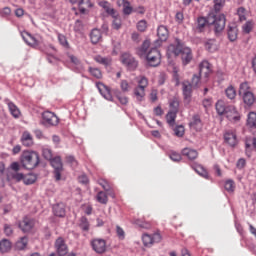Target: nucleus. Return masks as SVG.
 I'll return each mask as SVG.
<instances>
[{
	"label": "nucleus",
	"instance_id": "64",
	"mask_svg": "<svg viewBox=\"0 0 256 256\" xmlns=\"http://www.w3.org/2000/svg\"><path fill=\"white\" fill-rule=\"evenodd\" d=\"M83 29V22L81 20H76L75 25H74V31L76 33H79Z\"/></svg>",
	"mask_w": 256,
	"mask_h": 256
},
{
	"label": "nucleus",
	"instance_id": "48",
	"mask_svg": "<svg viewBox=\"0 0 256 256\" xmlns=\"http://www.w3.org/2000/svg\"><path fill=\"white\" fill-rule=\"evenodd\" d=\"M215 13H220L221 9L225 7V0H213Z\"/></svg>",
	"mask_w": 256,
	"mask_h": 256
},
{
	"label": "nucleus",
	"instance_id": "58",
	"mask_svg": "<svg viewBox=\"0 0 256 256\" xmlns=\"http://www.w3.org/2000/svg\"><path fill=\"white\" fill-rule=\"evenodd\" d=\"M245 7H239L237 9V15L239 17V21L243 22V21H247V16H245Z\"/></svg>",
	"mask_w": 256,
	"mask_h": 256
},
{
	"label": "nucleus",
	"instance_id": "46",
	"mask_svg": "<svg viewBox=\"0 0 256 256\" xmlns=\"http://www.w3.org/2000/svg\"><path fill=\"white\" fill-rule=\"evenodd\" d=\"M170 112L172 113H179V100L177 98H173L170 101Z\"/></svg>",
	"mask_w": 256,
	"mask_h": 256
},
{
	"label": "nucleus",
	"instance_id": "63",
	"mask_svg": "<svg viewBox=\"0 0 256 256\" xmlns=\"http://www.w3.org/2000/svg\"><path fill=\"white\" fill-rule=\"evenodd\" d=\"M170 159L172 161H175L176 163H179V161H181L182 157H181V154H179L177 152H172L170 154Z\"/></svg>",
	"mask_w": 256,
	"mask_h": 256
},
{
	"label": "nucleus",
	"instance_id": "40",
	"mask_svg": "<svg viewBox=\"0 0 256 256\" xmlns=\"http://www.w3.org/2000/svg\"><path fill=\"white\" fill-rule=\"evenodd\" d=\"M225 95L228 99L232 100L237 97V90H235V87L233 85H230L225 90Z\"/></svg>",
	"mask_w": 256,
	"mask_h": 256
},
{
	"label": "nucleus",
	"instance_id": "51",
	"mask_svg": "<svg viewBox=\"0 0 256 256\" xmlns=\"http://www.w3.org/2000/svg\"><path fill=\"white\" fill-rule=\"evenodd\" d=\"M224 189H226L228 193H233V191H235V181L231 179L226 180L224 184Z\"/></svg>",
	"mask_w": 256,
	"mask_h": 256
},
{
	"label": "nucleus",
	"instance_id": "61",
	"mask_svg": "<svg viewBox=\"0 0 256 256\" xmlns=\"http://www.w3.org/2000/svg\"><path fill=\"white\" fill-rule=\"evenodd\" d=\"M120 88L122 93H129V82H127V80H122L120 83Z\"/></svg>",
	"mask_w": 256,
	"mask_h": 256
},
{
	"label": "nucleus",
	"instance_id": "9",
	"mask_svg": "<svg viewBox=\"0 0 256 256\" xmlns=\"http://www.w3.org/2000/svg\"><path fill=\"white\" fill-rule=\"evenodd\" d=\"M90 245L98 255H103L107 251V241L103 238H94L90 241Z\"/></svg>",
	"mask_w": 256,
	"mask_h": 256
},
{
	"label": "nucleus",
	"instance_id": "10",
	"mask_svg": "<svg viewBox=\"0 0 256 256\" xmlns=\"http://www.w3.org/2000/svg\"><path fill=\"white\" fill-rule=\"evenodd\" d=\"M43 125H48L49 127H55V125H59V117L55 115V113L51 111H45L42 114Z\"/></svg>",
	"mask_w": 256,
	"mask_h": 256
},
{
	"label": "nucleus",
	"instance_id": "59",
	"mask_svg": "<svg viewBox=\"0 0 256 256\" xmlns=\"http://www.w3.org/2000/svg\"><path fill=\"white\" fill-rule=\"evenodd\" d=\"M137 29L140 33H145V31H147V20H140L137 23Z\"/></svg>",
	"mask_w": 256,
	"mask_h": 256
},
{
	"label": "nucleus",
	"instance_id": "56",
	"mask_svg": "<svg viewBox=\"0 0 256 256\" xmlns=\"http://www.w3.org/2000/svg\"><path fill=\"white\" fill-rule=\"evenodd\" d=\"M98 185L102 186V188L104 189V191H110L111 187H113V185H111L107 180L105 179H99L98 180Z\"/></svg>",
	"mask_w": 256,
	"mask_h": 256
},
{
	"label": "nucleus",
	"instance_id": "30",
	"mask_svg": "<svg viewBox=\"0 0 256 256\" xmlns=\"http://www.w3.org/2000/svg\"><path fill=\"white\" fill-rule=\"evenodd\" d=\"M53 213L55 217H65L66 212H65V205L64 204H56L53 206Z\"/></svg>",
	"mask_w": 256,
	"mask_h": 256
},
{
	"label": "nucleus",
	"instance_id": "54",
	"mask_svg": "<svg viewBox=\"0 0 256 256\" xmlns=\"http://www.w3.org/2000/svg\"><path fill=\"white\" fill-rule=\"evenodd\" d=\"M42 155L44 157V159H46V161H51L53 160V151H51V149L49 148H44L42 150Z\"/></svg>",
	"mask_w": 256,
	"mask_h": 256
},
{
	"label": "nucleus",
	"instance_id": "23",
	"mask_svg": "<svg viewBox=\"0 0 256 256\" xmlns=\"http://www.w3.org/2000/svg\"><path fill=\"white\" fill-rule=\"evenodd\" d=\"M224 141L227 143L230 147H236L238 141H237V135L233 132H226L224 134Z\"/></svg>",
	"mask_w": 256,
	"mask_h": 256
},
{
	"label": "nucleus",
	"instance_id": "62",
	"mask_svg": "<svg viewBox=\"0 0 256 256\" xmlns=\"http://www.w3.org/2000/svg\"><path fill=\"white\" fill-rule=\"evenodd\" d=\"M78 181L82 185H89V177H87V175L85 174H82L81 176H79Z\"/></svg>",
	"mask_w": 256,
	"mask_h": 256
},
{
	"label": "nucleus",
	"instance_id": "6",
	"mask_svg": "<svg viewBox=\"0 0 256 256\" xmlns=\"http://www.w3.org/2000/svg\"><path fill=\"white\" fill-rule=\"evenodd\" d=\"M145 57L149 67H159L161 65V52L159 49L151 48Z\"/></svg>",
	"mask_w": 256,
	"mask_h": 256
},
{
	"label": "nucleus",
	"instance_id": "33",
	"mask_svg": "<svg viewBox=\"0 0 256 256\" xmlns=\"http://www.w3.org/2000/svg\"><path fill=\"white\" fill-rule=\"evenodd\" d=\"M111 17L113 18L112 28L116 31H119V29L123 27V22L121 20V17L119 16V12H116V15Z\"/></svg>",
	"mask_w": 256,
	"mask_h": 256
},
{
	"label": "nucleus",
	"instance_id": "32",
	"mask_svg": "<svg viewBox=\"0 0 256 256\" xmlns=\"http://www.w3.org/2000/svg\"><path fill=\"white\" fill-rule=\"evenodd\" d=\"M96 201L101 205H107V203H109V197L107 196V192H98L96 195Z\"/></svg>",
	"mask_w": 256,
	"mask_h": 256
},
{
	"label": "nucleus",
	"instance_id": "25",
	"mask_svg": "<svg viewBox=\"0 0 256 256\" xmlns=\"http://www.w3.org/2000/svg\"><path fill=\"white\" fill-rule=\"evenodd\" d=\"M101 39H103L101 30H99L97 28L92 29L90 32V41H91L92 45H97V43H99V41H101Z\"/></svg>",
	"mask_w": 256,
	"mask_h": 256
},
{
	"label": "nucleus",
	"instance_id": "2",
	"mask_svg": "<svg viewBox=\"0 0 256 256\" xmlns=\"http://www.w3.org/2000/svg\"><path fill=\"white\" fill-rule=\"evenodd\" d=\"M167 55L179 57L181 55L182 65H189L193 61V51L185 46V42L179 38H175L174 42L167 48Z\"/></svg>",
	"mask_w": 256,
	"mask_h": 256
},
{
	"label": "nucleus",
	"instance_id": "31",
	"mask_svg": "<svg viewBox=\"0 0 256 256\" xmlns=\"http://www.w3.org/2000/svg\"><path fill=\"white\" fill-rule=\"evenodd\" d=\"M27 245H29V238L27 236L21 237L16 242V249L18 251H25V249H27Z\"/></svg>",
	"mask_w": 256,
	"mask_h": 256
},
{
	"label": "nucleus",
	"instance_id": "24",
	"mask_svg": "<svg viewBox=\"0 0 256 256\" xmlns=\"http://www.w3.org/2000/svg\"><path fill=\"white\" fill-rule=\"evenodd\" d=\"M191 167L198 175H200V177H203L204 179H210L209 172L202 165L192 164Z\"/></svg>",
	"mask_w": 256,
	"mask_h": 256
},
{
	"label": "nucleus",
	"instance_id": "39",
	"mask_svg": "<svg viewBox=\"0 0 256 256\" xmlns=\"http://www.w3.org/2000/svg\"><path fill=\"white\" fill-rule=\"evenodd\" d=\"M193 89H199L201 87V75L194 74L191 82H189Z\"/></svg>",
	"mask_w": 256,
	"mask_h": 256
},
{
	"label": "nucleus",
	"instance_id": "47",
	"mask_svg": "<svg viewBox=\"0 0 256 256\" xmlns=\"http://www.w3.org/2000/svg\"><path fill=\"white\" fill-rule=\"evenodd\" d=\"M80 229H82V231H89V220L87 219V217L83 216L80 218V224H79Z\"/></svg>",
	"mask_w": 256,
	"mask_h": 256
},
{
	"label": "nucleus",
	"instance_id": "13",
	"mask_svg": "<svg viewBox=\"0 0 256 256\" xmlns=\"http://www.w3.org/2000/svg\"><path fill=\"white\" fill-rule=\"evenodd\" d=\"M182 93H183L185 105H189L191 103V99L193 97V88L191 87L190 82L182 83Z\"/></svg>",
	"mask_w": 256,
	"mask_h": 256
},
{
	"label": "nucleus",
	"instance_id": "16",
	"mask_svg": "<svg viewBox=\"0 0 256 256\" xmlns=\"http://www.w3.org/2000/svg\"><path fill=\"white\" fill-rule=\"evenodd\" d=\"M241 96L245 105V109H252L253 105L256 103L255 94L253 92H246Z\"/></svg>",
	"mask_w": 256,
	"mask_h": 256
},
{
	"label": "nucleus",
	"instance_id": "36",
	"mask_svg": "<svg viewBox=\"0 0 256 256\" xmlns=\"http://www.w3.org/2000/svg\"><path fill=\"white\" fill-rule=\"evenodd\" d=\"M11 251V241L3 239L0 241V253H8Z\"/></svg>",
	"mask_w": 256,
	"mask_h": 256
},
{
	"label": "nucleus",
	"instance_id": "4",
	"mask_svg": "<svg viewBox=\"0 0 256 256\" xmlns=\"http://www.w3.org/2000/svg\"><path fill=\"white\" fill-rule=\"evenodd\" d=\"M20 163L24 169H37V167H39V163H41L39 153L29 150L23 151L20 156Z\"/></svg>",
	"mask_w": 256,
	"mask_h": 256
},
{
	"label": "nucleus",
	"instance_id": "44",
	"mask_svg": "<svg viewBox=\"0 0 256 256\" xmlns=\"http://www.w3.org/2000/svg\"><path fill=\"white\" fill-rule=\"evenodd\" d=\"M89 73L92 75V77H95V79H103V73L99 68H88Z\"/></svg>",
	"mask_w": 256,
	"mask_h": 256
},
{
	"label": "nucleus",
	"instance_id": "57",
	"mask_svg": "<svg viewBox=\"0 0 256 256\" xmlns=\"http://www.w3.org/2000/svg\"><path fill=\"white\" fill-rule=\"evenodd\" d=\"M83 5H86V7H93V4H91L90 0H80L79 1V9L80 13H85L86 9L83 7Z\"/></svg>",
	"mask_w": 256,
	"mask_h": 256
},
{
	"label": "nucleus",
	"instance_id": "29",
	"mask_svg": "<svg viewBox=\"0 0 256 256\" xmlns=\"http://www.w3.org/2000/svg\"><path fill=\"white\" fill-rule=\"evenodd\" d=\"M94 61H96V63H99L100 65H104V67H110L111 63L113 62L111 57H103L101 55L95 56Z\"/></svg>",
	"mask_w": 256,
	"mask_h": 256
},
{
	"label": "nucleus",
	"instance_id": "26",
	"mask_svg": "<svg viewBox=\"0 0 256 256\" xmlns=\"http://www.w3.org/2000/svg\"><path fill=\"white\" fill-rule=\"evenodd\" d=\"M182 155H184V157H187L190 161H195V159L199 157V152H197V150L195 149L184 148L182 150Z\"/></svg>",
	"mask_w": 256,
	"mask_h": 256
},
{
	"label": "nucleus",
	"instance_id": "15",
	"mask_svg": "<svg viewBox=\"0 0 256 256\" xmlns=\"http://www.w3.org/2000/svg\"><path fill=\"white\" fill-rule=\"evenodd\" d=\"M100 95H102V97H104V99H106L107 101H113V95L111 94V88H109V86L103 84L102 82H98L96 84Z\"/></svg>",
	"mask_w": 256,
	"mask_h": 256
},
{
	"label": "nucleus",
	"instance_id": "42",
	"mask_svg": "<svg viewBox=\"0 0 256 256\" xmlns=\"http://www.w3.org/2000/svg\"><path fill=\"white\" fill-rule=\"evenodd\" d=\"M37 181V175L33 173H29L27 175H24V185H33Z\"/></svg>",
	"mask_w": 256,
	"mask_h": 256
},
{
	"label": "nucleus",
	"instance_id": "8",
	"mask_svg": "<svg viewBox=\"0 0 256 256\" xmlns=\"http://www.w3.org/2000/svg\"><path fill=\"white\" fill-rule=\"evenodd\" d=\"M50 165L53 167L54 178L56 181H61V173H63V161L61 156H56L50 161Z\"/></svg>",
	"mask_w": 256,
	"mask_h": 256
},
{
	"label": "nucleus",
	"instance_id": "12",
	"mask_svg": "<svg viewBox=\"0 0 256 256\" xmlns=\"http://www.w3.org/2000/svg\"><path fill=\"white\" fill-rule=\"evenodd\" d=\"M54 247L58 256H65L69 253V247L65 243V239H63V237H58L56 239Z\"/></svg>",
	"mask_w": 256,
	"mask_h": 256
},
{
	"label": "nucleus",
	"instance_id": "37",
	"mask_svg": "<svg viewBox=\"0 0 256 256\" xmlns=\"http://www.w3.org/2000/svg\"><path fill=\"white\" fill-rule=\"evenodd\" d=\"M175 119H177V113L176 112H168L166 114V122L168 123L169 127L173 128L175 127Z\"/></svg>",
	"mask_w": 256,
	"mask_h": 256
},
{
	"label": "nucleus",
	"instance_id": "11",
	"mask_svg": "<svg viewBox=\"0 0 256 256\" xmlns=\"http://www.w3.org/2000/svg\"><path fill=\"white\" fill-rule=\"evenodd\" d=\"M18 227L22 230V233H31L33 227H35V220L25 216L18 222Z\"/></svg>",
	"mask_w": 256,
	"mask_h": 256
},
{
	"label": "nucleus",
	"instance_id": "53",
	"mask_svg": "<svg viewBox=\"0 0 256 256\" xmlns=\"http://www.w3.org/2000/svg\"><path fill=\"white\" fill-rule=\"evenodd\" d=\"M148 85H149V79H147V77L145 76H140L138 80V87L142 89H147Z\"/></svg>",
	"mask_w": 256,
	"mask_h": 256
},
{
	"label": "nucleus",
	"instance_id": "19",
	"mask_svg": "<svg viewBox=\"0 0 256 256\" xmlns=\"http://www.w3.org/2000/svg\"><path fill=\"white\" fill-rule=\"evenodd\" d=\"M239 36V28H237V24H229L227 28V37L231 43L235 42L237 37Z\"/></svg>",
	"mask_w": 256,
	"mask_h": 256
},
{
	"label": "nucleus",
	"instance_id": "18",
	"mask_svg": "<svg viewBox=\"0 0 256 256\" xmlns=\"http://www.w3.org/2000/svg\"><path fill=\"white\" fill-rule=\"evenodd\" d=\"M21 37L23 41H25V43H27V45H29L30 47H37V45H39V41H37V38H35V36L31 35V33L27 31L21 32Z\"/></svg>",
	"mask_w": 256,
	"mask_h": 256
},
{
	"label": "nucleus",
	"instance_id": "28",
	"mask_svg": "<svg viewBox=\"0 0 256 256\" xmlns=\"http://www.w3.org/2000/svg\"><path fill=\"white\" fill-rule=\"evenodd\" d=\"M21 143L24 147H32L33 145V136L29 132H24L21 137Z\"/></svg>",
	"mask_w": 256,
	"mask_h": 256
},
{
	"label": "nucleus",
	"instance_id": "5",
	"mask_svg": "<svg viewBox=\"0 0 256 256\" xmlns=\"http://www.w3.org/2000/svg\"><path fill=\"white\" fill-rule=\"evenodd\" d=\"M120 61L127 71H137V67H139V60L127 52L120 56Z\"/></svg>",
	"mask_w": 256,
	"mask_h": 256
},
{
	"label": "nucleus",
	"instance_id": "7",
	"mask_svg": "<svg viewBox=\"0 0 256 256\" xmlns=\"http://www.w3.org/2000/svg\"><path fill=\"white\" fill-rule=\"evenodd\" d=\"M161 241H163V236L159 232H155L153 235L147 233L142 235L144 247H153L155 243H161Z\"/></svg>",
	"mask_w": 256,
	"mask_h": 256
},
{
	"label": "nucleus",
	"instance_id": "3",
	"mask_svg": "<svg viewBox=\"0 0 256 256\" xmlns=\"http://www.w3.org/2000/svg\"><path fill=\"white\" fill-rule=\"evenodd\" d=\"M216 113L220 116L227 118L228 121H231L232 123H238V121H241V114H239V111H237V108L233 105H225V101L218 100L215 104Z\"/></svg>",
	"mask_w": 256,
	"mask_h": 256
},
{
	"label": "nucleus",
	"instance_id": "52",
	"mask_svg": "<svg viewBox=\"0 0 256 256\" xmlns=\"http://www.w3.org/2000/svg\"><path fill=\"white\" fill-rule=\"evenodd\" d=\"M58 41L64 49H69V41H67V37L63 34H58Z\"/></svg>",
	"mask_w": 256,
	"mask_h": 256
},
{
	"label": "nucleus",
	"instance_id": "38",
	"mask_svg": "<svg viewBox=\"0 0 256 256\" xmlns=\"http://www.w3.org/2000/svg\"><path fill=\"white\" fill-rule=\"evenodd\" d=\"M246 93H251V86L249 82H242L239 86L238 95H245Z\"/></svg>",
	"mask_w": 256,
	"mask_h": 256
},
{
	"label": "nucleus",
	"instance_id": "1",
	"mask_svg": "<svg viewBox=\"0 0 256 256\" xmlns=\"http://www.w3.org/2000/svg\"><path fill=\"white\" fill-rule=\"evenodd\" d=\"M226 23L227 18H225V14L215 15L210 13L207 17L199 16L196 21V32L203 33L205 27L214 26V33L216 36H219L223 33Z\"/></svg>",
	"mask_w": 256,
	"mask_h": 256
},
{
	"label": "nucleus",
	"instance_id": "50",
	"mask_svg": "<svg viewBox=\"0 0 256 256\" xmlns=\"http://www.w3.org/2000/svg\"><path fill=\"white\" fill-rule=\"evenodd\" d=\"M135 225L139 226L140 229H151V222L143 221L141 219H137L134 221Z\"/></svg>",
	"mask_w": 256,
	"mask_h": 256
},
{
	"label": "nucleus",
	"instance_id": "49",
	"mask_svg": "<svg viewBox=\"0 0 256 256\" xmlns=\"http://www.w3.org/2000/svg\"><path fill=\"white\" fill-rule=\"evenodd\" d=\"M172 129L176 137H183L185 135V127L183 125H178Z\"/></svg>",
	"mask_w": 256,
	"mask_h": 256
},
{
	"label": "nucleus",
	"instance_id": "14",
	"mask_svg": "<svg viewBox=\"0 0 256 256\" xmlns=\"http://www.w3.org/2000/svg\"><path fill=\"white\" fill-rule=\"evenodd\" d=\"M213 73V70H211V63L209 61L204 60L199 64V73L200 77L204 75L205 81H208L209 76Z\"/></svg>",
	"mask_w": 256,
	"mask_h": 256
},
{
	"label": "nucleus",
	"instance_id": "34",
	"mask_svg": "<svg viewBox=\"0 0 256 256\" xmlns=\"http://www.w3.org/2000/svg\"><path fill=\"white\" fill-rule=\"evenodd\" d=\"M134 95H135L137 101H139V102L145 101V88L136 86V88H134Z\"/></svg>",
	"mask_w": 256,
	"mask_h": 256
},
{
	"label": "nucleus",
	"instance_id": "35",
	"mask_svg": "<svg viewBox=\"0 0 256 256\" xmlns=\"http://www.w3.org/2000/svg\"><path fill=\"white\" fill-rule=\"evenodd\" d=\"M114 95L121 105H127V103H129V98L124 96L121 90H114Z\"/></svg>",
	"mask_w": 256,
	"mask_h": 256
},
{
	"label": "nucleus",
	"instance_id": "43",
	"mask_svg": "<svg viewBox=\"0 0 256 256\" xmlns=\"http://www.w3.org/2000/svg\"><path fill=\"white\" fill-rule=\"evenodd\" d=\"M10 177L12 181H16V183H20V181H25V174L19 172H11Z\"/></svg>",
	"mask_w": 256,
	"mask_h": 256
},
{
	"label": "nucleus",
	"instance_id": "55",
	"mask_svg": "<svg viewBox=\"0 0 256 256\" xmlns=\"http://www.w3.org/2000/svg\"><path fill=\"white\" fill-rule=\"evenodd\" d=\"M242 31H243V33H246V35H249V33H251V31H253V22L252 21H247L242 26Z\"/></svg>",
	"mask_w": 256,
	"mask_h": 256
},
{
	"label": "nucleus",
	"instance_id": "45",
	"mask_svg": "<svg viewBox=\"0 0 256 256\" xmlns=\"http://www.w3.org/2000/svg\"><path fill=\"white\" fill-rule=\"evenodd\" d=\"M248 127H256V112H250L247 118Z\"/></svg>",
	"mask_w": 256,
	"mask_h": 256
},
{
	"label": "nucleus",
	"instance_id": "22",
	"mask_svg": "<svg viewBox=\"0 0 256 256\" xmlns=\"http://www.w3.org/2000/svg\"><path fill=\"white\" fill-rule=\"evenodd\" d=\"M149 47H151V41L145 40L140 47L136 48V55L138 57H146Z\"/></svg>",
	"mask_w": 256,
	"mask_h": 256
},
{
	"label": "nucleus",
	"instance_id": "20",
	"mask_svg": "<svg viewBox=\"0 0 256 256\" xmlns=\"http://www.w3.org/2000/svg\"><path fill=\"white\" fill-rule=\"evenodd\" d=\"M117 5L118 7H123V15H131V13H135V9L131 7V2H129V0H117Z\"/></svg>",
	"mask_w": 256,
	"mask_h": 256
},
{
	"label": "nucleus",
	"instance_id": "27",
	"mask_svg": "<svg viewBox=\"0 0 256 256\" xmlns=\"http://www.w3.org/2000/svg\"><path fill=\"white\" fill-rule=\"evenodd\" d=\"M189 125L196 131H201V127H203V122L201 121V116L199 114L194 115L192 117V121L189 123Z\"/></svg>",
	"mask_w": 256,
	"mask_h": 256
},
{
	"label": "nucleus",
	"instance_id": "60",
	"mask_svg": "<svg viewBox=\"0 0 256 256\" xmlns=\"http://www.w3.org/2000/svg\"><path fill=\"white\" fill-rule=\"evenodd\" d=\"M66 162L71 165V167H77L79 165V162H77V159H75V156H67L66 157Z\"/></svg>",
	"mask_w": 256,
	"mask_h": 256
},
{
	"label": "nucleus",
	"instance_id": "21",
	"mask_svg": "<svg viewBox=\"0 0 256 256\" xmlns=\"http://www.w3.org/2000/svg\"><path fill=\"white\" fill-rule=\"evenodd\" d=\"M98 5L99 7L104 9L105 13H107V15H110V17H115V15H117V10L111 7V3H109L108 1H99Z\"/></svg>",
	"mask_w": 256,
	"mask_h": 256
},
{
	"label": "nucleus",
	"instance_id": "41",
	"mask_svg": "<svg viewBox=\"0 0 256 256\" xmlns=\"http://www.w3.org/2000/svg\"><path fill=\"white\" fill-rule=\"evenodd\" d=\"M8 107H9V111L12 115V117H14L15 119H19V117L21 116V111H19V108H17L13 102H10L8 104Z\"/></svg>",
	"mask_w": 256,
	"mask_h": 256
},
{
	"label": "nucleus",
	"instance_id": "17",
	"mask_svg": "<svg viewBox=\"0 0 256 256\" xmlns=\"http://www.w3.org/2000/svg\"><path fill=\"white\" fill-rule=\"evenodd\" d=\"M157 37L156 43H163L169 39V29L165 25H160L157 29Z\"/></svg>",
	"mask_w": 256,
	"mask_h": 256
}]
</instances>
